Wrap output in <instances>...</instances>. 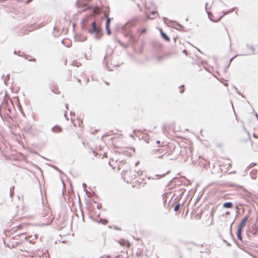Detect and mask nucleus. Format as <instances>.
I'll return each instance as SVG.
<instances>
[{"mask_svg":"<svg viewBox=\"0 0 258 258\" xmlns=\"http://www.w3.org/2000/svg\"><path fill=\"white\" fill-rule=\"evenodd\" d=\"M140 20L139 17H135L122 26L121 30L123 35L125 37H128V39L131 42H135L136 37L132 34L131 28L134 27Z\"/></svg>","mask_w":258,"mask_h":258,"instance_id":"nucleus-1","label":"nucleus"},{"mask_svg":"<svg viewBox=\"0 0 258 258\" xmlns=\"http://www.w3.org/2000/svg\"><path fill=\"white\" fill-rule=\"evenodd\" d=\"M88 31L96 39H100L102 35V29L99 25H97L95 21L91 23Z\"/></svg>","mask_w":258,"mask_h":258,"instance_id":"nucleus-2","label":"nucleus"},{"mask_svg":"<svg viewBox=\"0 0 258 258\" xmlns=\"http://www.w3.org/2000/svg\"><path fill=\"white\" fill-rule=\"evenodd\" d=\"M0 117L4 121L5 120L10 123L14 122L15 119V116H12L10 114H0Z\"/></svg>","mask_w":258,"mask_h":258,"instance_id":"nucleus-3","label":"nucleus"},{"mask_svg":"<svg viewBox=\"0 0 258 258\" xmlns=\"http://www.w3.org/2000/svg\"><path fill=\"white\" fill-rule=\"evenodd\" d=\"M70 114V116H71V121L74 123V125L76 126H79L80 127L81 126V125L83 123L82 120L81 118H80L78 116H77L76 121H75V119H73L72 117L73 116L75 117L76 114Z\"/></svg>","mask_w":258,"mask_h":258,"instance_id":"nucleus-4","label":"nucleus"},{"mask_svg":"<svg viewBox=\"0 0 258 258\" xmlns=\"http://www.w3.org/2000/svg\"><path fill=\"white\" fill-rule=\"evenodd\" d=\"M249 217V215L248 214H246L243 218L242 219L241 221L240 222L239 225L238 227V229H243V227L245 226L248 218Z\"/></svg>","mask_w":258,"mask_h":258,"instance_id":"nucleus-5","label":"nucleus"},{"mask_svg":"<svg viewBox=\"0 0 258 258\" xmlns=\"http://www.w3.org/2000/svg\"><path fill=\"white\" fill-rule=\"evenodd\" d=\"M192 153V151L190 148H183L180 151V154L182 156H183V154H185L186 157H189Z\"/></svg>","mask_w":258,"mask_h":258,"instance_id":"nucleus-6","label":"nucleus"},{"mask_svg":"<svg viewBox=\"0 0 258 258\" xmlns=\"http://www.w3.org/2000/svg\"><path fill=\"white\" fill-rule=\"evenodd\" d=\"M181 184V181H180L178 178L174 177L168 183V186H172V185H180Z\"/></svg>","mask_w":258,"mask_h":258,"instance_id":"nucleus-7","label":"nucleus"},{"mask_svg":"<svg viewBox=\"0 0 258 258\" xmlns=\"http://www.w3.org/2000/svg\"><path fill=\"white\" fill-rule=\"evenodd\" d=\"M147 17L148 19H154L158 16L157 11H152L149 14H146Z\"/></svg>","mask_w":258,"mask_h":258,"instance_id":"nucleus-8","label":"nucleus"},{"mask_svg":"<svg viewBox=\"0 0 258 258\" xmlns=\"http://www.w3.org/2000/svg\"><path fill=\"white\" fill-rule=\"evenodd\" d=\"M111 18H107L106 20L105 28L108 35H110L111 33V30L110 29V24L111 21Z\"/></svg>","mask_w":258,"mask_h":258,"instance_id":"nucleus-9","label":"nucleus"},{"mask_svg":"<svg viewBox=\"0 0 258 258\" xmlns=\"http://www.w3.org/2000/svg\"><path fill=\"white\" fill-rule=\"evenodd\" d=\"M234 8H232L231 10H229L228 11H227V12H223V14L217 20H213V19H212L211 18H210V20L212 21V22H219L222 18V17H223V16L225 15H227L230 13H232L233 11H234Z\"/></svg>","mask_w":258,"mask_h":258,"instance_id":"nucleus-10","label":"nucleus"},{"mask_svg":"<svg viewBox=\"0 0 258 258\" xmlns=\"http://www.w3.org/2000/svg\"><path fill=\"white\" fill-rule=\"evenodd\" d=\"M17 237H20V240L22 241H23L24 240L26 239V236L25 235V234L24 233H20V234H17V235L15 236H13L12 237V238L15 239H18V238Z\"/></svg>","mask_w":258,"mask_h":258,"instance_id":"nucleus-11","label":"nucleus"},{"mask_svg":"<svg viewBox=\"0 0 258 258\" xmlns=\"http://www.w3.org/2000/svg\"><path fill=\"white\" fill-rule=\"evenodd\" d=\"M51 131L55 133H60L62 132V128L60 126L56 125L51 128Z\"/></svg>","mask_w":258,"mask_h":258,"instance_id":"nucleus-12","label":"nucleus"},{"mask_svg":"<svg viewBox=\"0 0 258 258\" xmlns=\"http://www.w3.org/2000/svg\"><path fill=\"white\" fill-rule=\"evenodd\" d=\"M234 222V221H233V222L232 223V224H231L230 225V234H231V236L233 238L234 240V241L235 242V243L236 244V245L241 249H244V246H243L242 245H241L237 241H236V240L235 239L233 234H232V232H231V228H232V224H233V223Z\"/></svg>","mask_w":258,"mask_h":258,"instance_id":"nucleus-13","label":"nucleus"},{"mask_svg":"<svg viewBox=\"0 0 258 258\" xmlns=\"http://www.w3.org/2000/svg\"><path fill=\"white\" fill-rule=\"evenodd\" d=\"M160 34H161V37L164 40H165V41H170L169 37L167 36V35L165 32H164L162 31V30L161 29H160Z\"/></svg>","mask_w":258,"mask_h":258,"instance_id":"nucleus-14","label":"nucleus"},{"mask_svg":"<svg viewBox=\"0 0 258 258\" xmlns=\"http://www.w3.org/2000/svg\"><path fill=\"white\" fill-rule=\"evenodd\" d=\"M223 207L224 208L232 209L233 207V204L231 202H227L224 203Z\"/></svg>","mask_w":258,"mask_h":258,"instance_id":"nucleus-15","label":"nucleus"},{"mask_svg":"<svg viewBox=\"0 0 258 258\" xmlns=\"http://www.w3.org/2000/svg\"><path fill=\"white\" fill-rule=\"evenodd\" d=\"M242 229L238 228L237 230L236 235H237V238L240 241L243 242L242 236Z\"/></svg>","mask_w":258,"mask_h":258,"instance_id":"nucleus-16","label":"nucleus"},{"mask_svg":"<svg viewBox=\"0 0 258 258\" xmlns=\"http://www.w3.org/2000/svg\"><path fill=\"white\" fill-rule=\"evenodd\" d=\"M257 171L256 169H253L250 172V175L252 179H255L256 178Z\"/></svg>","mask_w":258,"mask_h":258,"instance_id":"nucleus-17","label":"nucleus"},{"mask_svg":"<svg viewBox=\"0 0 258 258\" xmlns=\"http://www.w3.org/2000/svg\"><path fill=\"white\" fill-rule=\"evenodd\" d=\"M258 233V230H253L252 229V230H249L247 232V235L248 236H249V233L253 235V236H256Z\"/></svg>","mask_w":258,"mask_h":258,"instance_id":"nucleus-18","label":"nucleus"},{"mask_svg":"<svg viewBox=\"0 0 258 258\" xmlns=\"http://www.w3.org/2000/svg\"><path fill=\"white\" fill-rule=\"evenodd\" d=\"M164 174H162V175H158V174H157V175H155L154 176V177H152V176H149L148 177V178L149 179H159V178L160 177H162L163 176H164Z\"/></svg>","mask_w":258,"mask_h":258,"instance_id":"nucleus-19","label":"nucleus"},{"mask_svg":"<svg viewBox=\"0 0 258 258\" xmlns=\"http://www.w3.org/2000/svg\"><path fill=\"white\" fill-rule=\"evenodd\" d=\"M246 47L250 49L251 50V54H254V51H255V48H254L253 46L252 45H250V44H246Z\"/></svg>","mask_w":258,"mask_h":258,"instance_id":"nucleus-20","label":"nucleus"},{"mask_svg":"<svg viewBox=\"0 0 258 258\" xmlns=\"http://www.w3.org/2000/svg\"><path fill=\"white\" fill-rule=\"evenodd\" d=\"M166 55H163V56H158L157 57V60L158 61H161L162 60H163L166 57Z\"/></svg>","mask_w":258,"mask_h":258,"instance_id":"nucleus-21","label":"nucleus"},{"mask_svg":"<svg viewBox=\"0 0 258 258\" xmlns=\"http://www.w3.org/2000/svg\"><path fill=\"white\" fill-rule=\"evenodd\" d=\"M181 205H182V204H179V203L177 204V205L174 207V211L175 212H177V211H178V210L179 209V208H180V206H181Z\"/></svg>","mask_w":258,"mask_h":258,"instance_id":"nucleus-22","label":"nucleus"},{"mask_svg":"<svg viewBox=\"0 0 258 258\" xmlns=\"http://www.w3.org/2000/svg\"><path fill=\"white\" fill-rule=\"evenodd\" d=\"M20 244V242H12V247L13 248H15V247H16L17 246H18Z\"/></svg>","mask_w":258,"mask_h":258,"instance_id":"nucleus-23","label":"nucleus"},{"mask_svg":"<svg viewBox=\"0 0 258 258\" xmlns=\"http://www.w3.org/2000/svg\"><path fill=\"white\" fill-rule=\"evenodd\" d=\"M243 129L247 134L248 136V139L250 140L251 139L250 135L249 132L246 129V128L245 127V126L243 125Z\"/></svg>","mask_w":258,"mask_h":258,"instance_id":"nucleus-24","label":"nucleus"},{"mask_svg":"<svg viewBox=\"0 0 258 258\" xmlns=\"http://www.w3.org/2000/svg\"><path fill=\"white\" fill-rule=\"evenodd\" d=\"M17 107L18 108L19 110L21 112V113H24L22 110V107L19 102L17 103Z\"/></svg>","mask_w":258,"mask_h":258,"instance_id":"nucleus-25","label":"nucleus"},{"mask_svg":"<svg viewBox=\"0 0 258 258\" xmlns=\"http://www.w3.org/2000/svg\"><path fill=\"white\" fill-rule=\"evenodd\" d=\"M233 87L235 89V91L237 94L241 95L243 97H244V96L241 94V92L237 89V88L235 86H233Z\"/></svg>","mask_w":258,"mask_h":258,"instance_id":"nucleus-26","label":"nucleus"},{"mask_svg":"<svg viewBox=\"0 0 258 258\" xmlns=\"http://www.w3.org/2000/svg\"><path fill=\"white\" fill-rule=\"evenodd\" d=\"M73 65L78 67L81 66V63L79 62H77V61L76 62L74 61V62H73Z\"/></svg>","mask_w":258,"mask_h":258,"instance_id":"nucleus-27","label":"nucleus"},{"mask_svg":"<svg viewBox=\"0 0 258 258\" xmlns=\"http://www.w3.org/2000/svg\"><path fill=\"white\" fill-rule=\"evenodd\" d=\"M207 5H208V4L206 3V4H205V10H206V12H207V14L208 15L209 18H211L210 17V14H210V13L209 12L207 11Z\"/></svg>","mask_w":258,"mask_h":258,"instance_id":"nucleus-28","label":"nucleus"},{"mask_svg":"<svg viewBox=\"0 0 258 258\" xmlns=\"http://www.w3.org/2000/svg\"><path fill=\"white\" fill-rule=\"evenodd\" d=\"M12 188L14 189V186H13L12 187H11V188L10 189V196L11 197H12V196L13 195V192L12 191Z\"/></svg>","mask_w":258,"mask_h":258,"instance_id":"nucleus-29","label":"nucleus"},{"mask_svg":"<svg viewBox=\"0 0 258 258\" xmlns=\"http://www.w3.org/2000/svg\"><path fill=\"white\" fill-rule=\"evenodd\" d=\"M123 153L124 155L128 156H131V154L130 153H128L127 151H123Z\"/></svg>","mask_w":258,"mask_h":258,"instance_id":"nucleus-30","label":"nucleus"},{"mask_svg":"<svg viewBox=\"0 0 258 258\" xmlns=\"http://www.w3.org/2000/svg\"><path fill=\"white\" fill-rule=\"evenodd\" d=\"M223 241L227 246H230L231 245V244L227 241L223 240Z\"/></svg>","mask_w":258,"mask_h":258,"instance_id":"nucleus-31","label":"nucleus"},{"mask_svg":"<svg viewBox=\"0 0 258 258\" xmlns=\"http://www.w3.org/2000/svg\"><path fill=\"white\" fill-rule=\"evenodd\" d=\"M256 165V164L255 163H252L250 165H249L248 166V168H251V167H252L253 166H255V165Z\"/></svg>","mask_w":258,"mask_h":258,"instance_id":"nucleus-32","label":"nucleus"},{"mask_svg":"<svg viewBox=\"0 0 258 258\" xmlns=\"http://www.w3.org/2000/svg\"><path fill=\"white\" fill-rule=\"evenodd\" d=\"M237 55H235L234 56H233L232 58H231L230 59V61H229V64L228 66L230 65V64L231 62L232 61V60H233L234 58H235Z\"/></svg>","mask_w":258,"mask_h":258,"instance_id":"nucleus-33","label":"nucleus"},{"mask_svg":"<svg viewBox=\"0 0 258 258\" xmlns=\"http://www.w3.org/2000/svg\"><path fill=\"white\" fill-rule=\"evenodd\" d=\"M147 31V29L146 28H144L143 29H142L141 30V33H145Z\"/></svg>","mask_w":258,"mask_h":258,"instance_id":"nucleus-34","label":"nucleus"},{"mask_svg":"<svg viewBox=\"0 0 258 258\" xmlns=\"http://www.w3.org/2000/svg\"><path fill=\"white\" fill-rule=\"evenodd\" d=\"M21 53L20 51H14V53L16 54H18L19 56L20 55V53Z\"/></svg>","mask_w":258,"mask_h":258,"instance_id":"nucleus-35","label":"nucleus"},{"mask_svg":"<svg viewBox=\"0 0 258 258\" xmlns=\"http://www.w3.org/2000/svg\"><path fill=\"white\" fill-rule=\"evenodd\" d=\"M252 136L255 139H257L258 138L257 135L256 134H254V133L253 134Z\"/></svg>","mask_w":258,"mask_h":258,"instance_id":"nucleus-36","label":"nucleus"},{"mask_svg":"<svg viewBox=\"0 0 258 258\" xmlns=\"http://www.w3.org/2000/svg\"><path fill=\"white\" fill-rule=\"evenodd\" d=\"M163 20L164 23H165L166 21L168 20V19L167 18L164 17V18H163Z\"/></svg>","mask_w":258,"mask_h":258,"instance_id":"nucleus-37","label":"nucleus"},{"mask_svg":"<svg viewBox=\"0 0 258 258\" xmlns=\"http://www.w3.org/2000/svg\"><path fill=\"white\" fill-rule=\"evenodd\" d=\"M182 52H183V53H185V55H187V51L185 49L183 50Z\"/></svg>","mask_w":258,"mask_h":258,"instance_id":"nucleus-38","label":"nucleus"},{"mask_svg":"<svg viewBox=\"0 0 258 258\" xmlns=\"http://www.w3.org/2000/svg\"><path fill=\"white\" fill-rule=\"evenodd\" d=\"M53 168H54L55 170H57V171H59V169H58L57 167H56V166H53Z\"/></svg>","mask_w":258,"mask_h":258,"instance_id":"nucleus-39","label":"nucleus"},{"mask_svg":"<svg viewBox=\"0 0 258 258\" xmlns=\"http://www.w3.org/2000/svg\"><path fill=\"white\" fill-rule=\"evenodd\" d=\"M177 25L181 28H183V27L179 23H177Z\"/></svg>","mask_w":258,"mask_h":258,"instance_id":"nucleus-40","label":"nucleus"},{"mask_svg":"<svg viewBox=\"0 0 258 258\" xmlns=\"http://www.w3.org/2000/svg\"><path fill=\"white\" fill-rule=\"evenodd\" d=\"M67 114H68L64 113V114H63V116H64V117H65L67 119H68V118H67Z\"/></svg>","mask_w":258,"mask_h":258,"instance_id":"nucleus-41","label":"nucleus"},{"mask_svg":"<svg viewBox=\"0 0 258 258\" xmlns=\"http://www.w3.org/2000/svg\"><path fill=\"white\" fill-rule=\"evenodd\" d=\"M235 117H236V119L237 120V121H238V117H237L236 113H235Z\"/></svg>","mask_w":258,"mask_h":258,"instance_id":"nucleus-42","label":"nucleus"},{"mask_svg":"<svg viewBox=\"0 0 258 258\" xmlns=\"http://www.w3.org/2000/svg\"><path fill=\"white\" fill-rule=\"evenodd\" d=\"M225 214L227 215H230V212L229 211H227L226 213H225Z\"/></svg>","mask_w":258,"mask_h":258,"instance_id":"nucleus-43","label":"nucleus"},{"mask_svg":"<svg viewBox=\"0 0 258 258\" xmlns=\"http://www.w3.org/2000/svg\"><path fill=\"white\" fill-rule=\"evenodd\" d=\"M105 258H111V256H110V255H107V256H105Z\"/></svg>","mask_w":258,"mask_h":258,"instance_id":"nucleus-44","label":"nucleus"},{"mask_svg":"<svg viewBox=\"0 0 258 258\" xmlns=\"http://www.w3.org/2000/svg\"><path fill=\"white\" fill-rule=\"evenodd\" d=\"M136 132H137V130H134V134H135V135H137V134L136 133Z\"/></svg>","mask_w":258,"mask_h":258,"instance_id":"nucleus-45","label":"nucleus"},{"mask_svg":"<svg viewBox=\"0 0 258 258\" xmlns=\"http://www.w3.org/2000/svg\"><path fill=\"white\" fill-rule=\"evenodd\" d=\"M156 143L157 144H160V141L159 140H157V141H156Z\"/></svg>","mask_w":258,"mask_h":258,"instance_id":"nucleus-46","label":"nucleus"},{"mask_svg":"<svg viewBox=\"0 0 258 258\" xmlns=\"http://www.w3.org/2000/svg\"><path fill=\"white\" fill-rule=\"evenodd\" d=\"M139 164V162H137L135 163V165H136V166H137Z\"/></svg>","mask_w":258,"mask_h":258,"instance_id":"nucleus-47","label":"nucleus"},{"mask_svg":"<svg viewBox=\"0 0 258 258\" xmlns=\"http://www.w3.org/2000/svg\"><path fill=\"white\" fill-rule=\"evenodd\" d=\"M163 156V155H160V156H158V158H161Z\"/></svg>","mask_w":258,"mask_h":258,"instance_id":"nucleus-48","label":"nucleus"},{"mask_svg":"<svg viewBox=\"0 0 258 258\" xmlns=\"http://www.w3.org/2000/svg\"><path fill=\"white\" fill-rule=\"evenodd\" d=\"M21 227H22V225H19V226H18V229H20Z\"/></svg>","mask_w":258,"mask_h":258,"instance_id":"nucleus-49","label":"nucleus"},{"mask_svg":"<svg viewBox=\"0 0 258 258\" xmlns=\"http://www.w3.org/2000/svg\"><path fill=\"white\" fill-rule=\"evenodd\" d=\"M184 91V89H182L180 91V93H183Z\"/></svg>","mask_w":258,"mask_h":258,"instance_id":"nucleus-50","label":"nucleus"},{"mask_svg":"<svg viewBox=\"0 0 258 258\" xmlns=\"http://www.w3.org/2000/svg\"><path fill=\"white\" fill-rule=\"evenodd\" d=\"M105 222L103 223V224H106L108 222L107 220H105Z\"/></svg>","mask_w":258,"mask_h":258,"instance_id":"nucleus-51","label":"nucleus"},{"mask_svg":"<svg viewBox=\"0 0 258 258\" xmlns=\"http://www.w3.org/2000/svg\"><path fill=\"white\" fill-rule=\"evenodd\" d=\"M32 0H27V2H26V3H29L30 2L32 1Z\"/></svg>","mask_w":258,"mask_h":258,"instance_id":"nucleus-52","label":"nucleus"},{"mask_svg":"<svg viewBox=\"0 0 258 258\" xmlns=\"http://www.w3.org/2000/svg\"><path fill=\"white\" fill-rule=\"evenodd\" d=\"M83 186L84 187H86V185L85 183H83Z\"/></svg>","mask_w":258,"mask_h":258,"instance_id":"nucleus-53","label":"nucleus"},{"mask_svg":"<svg viewBox=\"0 0 258 258\" xmlns=\"http://www.w3.org/2000/svg\"><path fill=\"white\" fill-rule=\"evenodd\" d=\"M196 49H197V50H198L200 52L202 53V52L201 51V50H200L199 49H198V48H196Z\"/></svg>","mask_w":258,"mask_h":258,"instance_id":"nucleus-54","label":"nucleus"},{"mask_svg":"<svg viewBox=\"0 0 258 258\" xmlns=\"http://www.w3.org/2000/svg\"><path fill=\"white\" fill-rule=\"evenodd\" d=\"M64 39H62V40H61V43H62V44H63V43H64Z\"/></svg>","mask_w":258,"mask_h":258,"instance_id":"nucleus-55","label":"nucleus"},{"mask_svg":"<svg viewBox=\"0 0 258 258\" xmlns=\"http://www.w3.org/2000/svg\"><path fill=\"white\" fill-rule=\"evenodd\" d=\"M127 172V171H126V170H123V171H122V173H125V172Z\"/></svg>","mask_w":258,"mask_h":258,"instance_id":"nucleus-56","label":"nucleus"},{"mask_svg":"<svg viewBox=\"0 0 258 258\" xmlns=\"http://www.w3.org/2000/svg\"><path fill=\"white\" fill-rule=\"evenodd\" d=\"M115 229H117V230H120V228H117V227H115Z\"/></svg>","mask_w":258,"mask_h":258,"instance_id":"nucleus-57","label":"nucleus"},{"mask_svg":"<svg viewBox=\"0 0 258 258\" xmlns=\"http://www.w3.org/2000/svg\"><path fill=\"white\" fill-rule=\"evenodd\" d=\"M7 78H10V75H8L7 76Z\"/></svg>","mask_w":258,"mask_h":258,"instance_id":"nucleus-58","label":"nucleus"},{"mask_svg":"<svg viewBox=\"0 0 258 258\" xmlns=\"http://www.w3.org/2000/svg\"><path fill=\"white\" fill-rule=\"evenodd\" d=\"M133 150V151L135 152V149L134 148H132Z\"/></svg>","mask_w":258,"mask_h":258,"instance_id":"nucleus-59","label":"nucleus"},{"mask_svg":"<svg viewBox=\"0 0 258 258\" xmlns=\"http://www.w3.org/2000/svg\"><path fill=\"white\" fill-rule=\"evenodd\" d=\"M86 39H87L86 37H85L83 40H86Z\"/></svg>","mask_w":258,"mask_h":258,"instance_id":"nucleus-60","label":"nucleus"},{"mask_svg":"<svg viewBox=\"0 0 258 258\" xmlns=\"http://www.w3.org/2000/svg\"><path fill=\"white\" fill-rule=\"evenodd\" d=\"M133 136H134V135H132V134H131V135H130V137H133Z\"/></svg>","mask_w":258,"mask_h":258,"instance_id":"nucleus-61","label":"nucleus"},{"mask_svg":"<svg viewBox=\"0 0 258 258\" xmlns=\"http://www.w3.org/2000/svg\"><path fill=\"white\" fill-rule=\"evenodd\" d=\"M78 81L79 82H81V80H80V79H78Z\"/></svg>","mask_w":258,"mask_h":258,"instance_id":"nucleus-62","label":"nucleus"},{"mask_svg":"<svg viewBox=\"0 0 258 258\" xmlns=\"http://www.w3.org/2000/svg\"><path fill=\"white\" fill-rule=\"evenodd\" d=\"M233 185H234V184H230V186H233Z\"/></svg>","mask_w":258,"mask_h":258,"instance_id":"nucleus-63","label":"nucleus"},{"mask_svg":"<svg viewBox=\"0 0 258 258\" xmlns=\"http://www.w3.org/2000/svg\"><path fill=\"white\" fill-rule=\"evenodd\" d=\"M118 257V256H116L114 257L113 258H117Z\"/></svg>","mask_w":258,"mask_h":258,"instance_id":"nucleus-64","label":"nucleus"}]
</instances>
